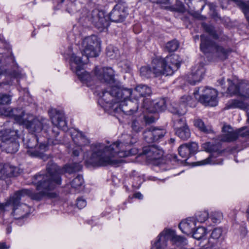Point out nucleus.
Masks as SVG:
<instances>
[{"instance_id":"1","label":"nucleus","mask_w":249,"mask_h":249,"mask_svg":"<svg viewBox=\"0 0 249 249\" xmlns=\"http://www.w3.org/2000/svg\"><path fill=\"white\" fill-rule=\"evenodd\" d=\"M33 183L36 185L37 190H42L38 193H33L31 190L23 189L15 192L11 198L9 203H11L15 207L19 204V200L26 196L32 199L39 201L44 197L55 198L57 194L51 192L57 185L61 184V180L58 177L53 176L50 174H37L34 177Z\"/></svg>"},{"instance_id":"2","label":"nucleus","mask_w":249,"mask_h":249,"mask_svg":"<svg viewBox=\"0 0 249 249\" xmlns=\"http://www.w3.org/2000/svg\"><path fill=\"white\" fill-rule=\"evenodd\" d=\"M133 144L129 142H114L109 146L102 143H96L90 146L92 151L91 160L93 164L97 166L113 165L117 163L114 157L123 158L131 155V151L127 147Z\"/></svg>"},{"instance_id":"3","label":"nucleus","mask_w":249,"mask_h":249,"mask_svg":"<svg viewBox=\"0 0 249 249\" xmlns=\"http://www.w3.org/2000/svg\"><path fill=\"white\" fill-rule=\"evenodd\" d=\"M200 49L205 54L212 56L219 60L227 59L231 52L228 47H226L216 42L205 35L200 36Z\"/></svg>"},{"instance_id":"4","label":"nucleus","mask_w":249,"mask_h":249,"mask_svg":"<svg viewBox=\"0 0 249 249\" xmlns=\"http://www.w3.org/2000/svg\"><path fill=\"white\" fill-rule=\"evenodd\" d=\"M132 94L130 89H126L113 86L107 88L99 93L100 101H103L106 103L111 106L109 107H114L115 103L123 98H127Z\"/></svg>"},{"instance_id":"5","label":"nucleus","mask_w":249,"mask_h":249,"mask_svg":"<svg viewBox=\"0 0 249 249\" xmlns=\"http://www.w3.org/2000/svg\"><path fill=\"white\" fill-rule=\"evenodd\" d=\"M20 114H15V121L19 124L25 125V127L30 132L38 133L42 130L44 133H46L45 129H43L44 124L46 120L44 119H38L34 118L32 115L27 114L24 111L20 110Z\"/></svg>"},{"instance_id":"6","label":"nucleus","mask_w":249,"mask_h":249,"mask_svg":"<svg viewBox=\"0 0 249 249\" xmlns=\"http://www.w3.org/2000/svg\"><path fill=\"white\" fill-rule=\"evenodd\" d=\"M194 95L196 99L205 106L214 107L217 104V92L213 89L207 87L196 88Z\"/></svg>"},{"instance_id":"7","label":"nucleus","mask_w":249,"mask_h":249,"mask_svg":"<svg viewBox=\"0 0 249 249\" xmlns=\"http://www.w3.org/2000/svg\"><path fill=\"white\" fill-rule=\"evenodd\" d=\"M82 54L87 60L89 57H95L99 55L100 51V42L95 35L87 36L82 41Z\"/></svg>"},{"instance_id":"8","label":"nucleus","mask_w":249,"mask_h":249,"mask_svg":"<svg viewBox=\"0 0 249 249\" xmlns=\"http://www.w3.org/2000/svg\"><path fill=\"white\" fill-rule=\"evenodd\" d=\"M17 130L5 129L0 131V140L5 143V148L7 153H15L18 149L19 142Z\"/></svg>"},{"instance_id":"9","label":"nucleus","mask_w":249,"mask_h":249,"mask_svg":"<svg viewBox=\"0 0 249 249\" xmlns=\"http://www.w3.org/2000/svg\"><path fill=\"white\" fill-rule=\"evenodd\" d=\"M82 169L81 165L79 163H73L66 165L63 168L58 166L52 161L48 162L46 170L48 174H50L53 177H58L61 181V175L65 173L71 174L80 171Z\"/></svg>"},{"instance_id":"10","label":"nucleus","mask_w":249,"mask_h":249,"mask_svg":"<svg viewBox=\"0 0 249 249\" xmlns=\"http://www.w3.org/2000/svg\"><path fill=\"white\" fill-rule=\"evenodd\" d=\"M128 98L129 97L126 98L124 97L121 100H118V102L120 103L119 106L116 105V107H114V110L117 112L121 111L125 114L129 115L136 112L138 109V100L136 98H134V100H132Z\"/></svg>"},{"instance_id":"11","label":"nucleus","mask_w":249,"mask_h":249,"mask_svg":"<svg viewBox=\"0 0 249 249\" xmlns=\"http://www.w3.org/2000/svg\"><path fill=\"white\" fill-rule=\"evenodd\" d=\"M166 133L165 129L151 126L143 131V139L147 143H152L162 139Z\"/></svg>"},{"instance_id":"12","label":"nucleus","mask_w":249,"mask_h":249,"mask_svg":"<svg viewBox=\"0 0 249 249\" xmlns=\"http://www.w3.org/2000/svg\"><path fill=\"white\" fill-rule=\"evenodd\" d=\"M125 2H119L109 14L110 20L115 22H122L128 15L127 7Z\"/></svg>"},{"instance_id":"13","label":"nucleus","mask_w":249,"mask_h":249,"mask_svg":"<svg viewBox=\"0 0 249 249\" xmlns=\"http://www.w3.org/2000/svg\"><path fill=\"white\" fill-rule=\"evenodd\" d=\"M39 140L36 135L31 134L28 136L26 140L23 139L24 145L29 150L27 151V154L32 157L43 158L42 152L37 150L36 146L39 142Z\"/></svg>"},{"instance_id":"14","label":"nucleus","mask_w":249,"mask_h":249,"mask_svg":"<svg viewBox=\"0 0 249 249\" xmlns=\"http://www.w3.org/2000/svg\"><path fill=\"white\" fill-rule=\"evenodd\" d=\"M161 241L164 247H167V241L170 239L173 244L177 246H184L187 244V240L184 237L175 234V232L171 230H167L162 231Z\"/></svg>"},{"instance_id":"15","label":"nucleus","mask_w":249,"mask_h":249,"mask_svg":"<svg viewBox=\"0 0 249 249\" xmlns=\"http://www.w3.org/2000/svg\"><path fill=\"white\" fill-rule=\"evenodd\" d=\"M12 196L10 197L9 199L4 203L2 204L1 208H5L7 206H11L13 209V215L16 219L23 218L25 217L30 212V208L25 203H21L19 200V204L14 207L12 204L9 203Z\"/></svg>"},{"instance_id":"16","label":"nucleus","mask_w":249,"mask_h":249,"mask_svg":"<svg viewBox=\"0 0 249 249\" xmlns=\"http://www.w3.org/2000/svg\"><path fill=\"white\" fill-rule=\"evenodd\" d=\"M170 111L174 116L173 117L174 126L175 130H178L188 126L185 117L183 115L186 112V109L178 108L177 107H172Z\"/></svg>"},{"instance_id":"17","label":"nucleus","mask_w":249,"mask_h":249,"mask_svg":"<svg viewBox=\"0 0 249 249\" xmlns=\"http://www.w3.org/2000/svg\"><path fill=\"white\" fill-rule=\"evenodd\" d=\"M48 112L53 125L64 130L67 129L65 117L62 111L52 108Z\"/></svg>"},{"instance_id":"18","label":"nucleus","mask_w":249,"mask_h":249,"mask_svg":"<svg viewBox=\"0 0 249 249\" xmlns=\"http://www.w3.org/2000/svg\"><path fill=\"white\" fill-rule=\"evenodd\" d=\"M94 74L102 82L113 83L114 82V71L111 68H103L99 69L96 67Z\"/></svg>"},{"instance_id":"19","label":"nucleus","mask_w":249,"mask_h":249,"mask_svg":"<svg viewBox=\"0 0 249 249\" xmlns=\"http://www.w3.org/2000/svg\"><path fill=\"white\" fill-rule=\"evenodd\" d=\"M89 20L98 29L103 28L107 24L104 12L98 9L93 10L89 15Z\"/></svg>"},{"instance_id":"20","label":"nucleus","mask_w":249,"mask_h":249,"mask_svg":"<svg viewBox=\"0 0 249 249\" xmlns=\"http://www.w3.org/2000/svg\"><path fill=\"white\" fill-rule=\"evenodd\" d=\"M198 150V145L196 142H192L181 145L178 149L179 156L185 161L188 157L195 154Z\"/></svg>"},{"instance_id":"21","label":"nucleus","mask_w":249,"mask_h":249,"mask_svg":"<svg viewBox=\"0 0 249 249\" xmlns=\"http://www.w3.org/2000/svg\"><path fill=\"white\" fill-rule=\"evenodd\" d=\"M151 66L155 73V77H158L161 75H169L166 70L168 67L166 66L165 61L163 58H156L151 63Z\"/></svg>"},{"instance_id":"22","label":"nucleus","mask_w":249,"mask_h":249,"mask_svg":"<svg viewBox=\"0 0 249 249\" xmlns=\"http://www.w3.org/2000/svg\"><path fill=\"white\" fill-rule=\"evenodd\" d=\"M165 61L166 66L168 69L166 70L168 74L172 75L174 72L177 71L180 65V57L178 55L173 54L166 56L163 58Z\"/></svg>"},{"instance_id":"23","label":"nucleus","mask_w":249,"mask_h":249,"mask_svg":"<svg viewBox=\"0 0 249 249\" xmlns=\"http://www.w3.org/2000/svg\"><path fill=\"white\" fill-rule=\"evenodd\" d=\"M142 153L145 155L149 160H158L163 155L162 150L154 144L143 147Z\"/></svg>"},{"instance_id":"24","label":"nucleus","mask_w":249,"mask_h":249,"mask_svg":"<svg viewBox=\"0 0 249 249\" xmlns=\"http://www.w3.org/2000/svg\"><path fill=\"white\" fill-rule=\"evenodd\" d=\"M18 169L9 164H0V179H5L7 178L17 176Z\"/></svg>"},{"instance_id":"25","label":"nucleus","mask_w":249,"mask_h":249,"mask_svg":"<svg viewBox=\"0 0 249 249\" xmlns=\"http://www.w3.org/2000/svg\"><path fill=\"white\" fill-rule=\"evenodd\" d=\"M224 134L219 137V140L223 142H231L235 141L238 137L239 133L233 131L230 125H224L222 128Z\"/></svg>"},{"instance_id":"26","label":"nucleus","mask_w":249,"mask_h":249,"mask_svg":"<svg viewBox=\"0 0 249 249\" xmlns=\"http://www.w3.org/2000/svg\"><path fill=\"white\" fill-rule=\"evenodd\" d=\"M196 220L194 217H189L181 221L178 227L184 233L188 235L191 234L196 227Z\"/></svg>"},{"instance_id":"27","label":"nucleus","mask_w":249,"mask_h":249,"mask_svg":"<svg viewBox=\"0 0 249 249\" xmlns=\"http://www.w3.org/2000/svg\"><path fill=\"white\" fill-rule=\"evenodd\" d=\"M211 238L209 241V243L211 244V247L212 249H219L220 248V244L217 242L214 244L212 240L222 241L224 239L223 231L220 228H215L211 233Z\"/></svg>"},{"instance_id":"28","label":"nucleus","mask_w":249,"mask_h":249,"mask_svg":"<svg viewBox=\"0 0 249 249\" xmlns=\"http://www.w3.org/2000/svg\"><path fill=\"white\" fill-rule=\"evenodd\" d=\"M132 91V94L130 96L133 98H136V93H138L140 97L149 96L152 94L151 88L147 85L140 84L137 85L134 90Z\"/></svg>"},{"instance_id":"29","label":"nucleus","mask_w":249,"mask_h":249,"mask_svg":"<svg viewBox=\"0 0 249 249\" xmlns=\"http://www.w3.org/2000/svg\"><path fill=\"white\" fill-rule=\"evenodd\" d=\"M208 151L211 153V156L208 158L207 159L202 160L201 161L197 162L198 164L197 165H204L208 163H213V164H220L222 162V160L218 162H216L214 160H212L211 159L214 157H216L217 155L220 154L221 152L220 150H219L218 146L216 145H211L210 147L208 149Z\"/></svg>"},{"instance_id":"30","label":"nucleus","mask_w":249,"mask_h":249,"mask_svg":"<svg viewBox=\"0 0 249 249\" xmlns=\"http://www.w3.org/2000/svg\"><path fill=\"white\" fill-rule=\"evenodd\" d=\"M129 125L131 129V132L134 133L141 132L145 126V122L140 117H133L129 123Z\"/></svg>"},{"instance_id":"31","label":"nucleus","mask_w":249,"mask_h":249,"mask_svg":"<svg viewBox=\"0 0 249 249\" xmlns=\"http://www.w3.org/2000/svg\"><path fill=\"white\" fill-rule=\"evenodd\" d=\"M76 133L75 135H74V133L71 135L72 139L76 145L81 147L89 144V140L81 132H76Z\"/></svg>"},{"instance_id":"32","label":"nucleus","mask_w":249,"mask_h":249,"mask_svg":"<svg viewBox=\"0 0 249 249\" xmlns=\"http://www.w3.org/2000/svg\"><path fill=\"white\" fill-rule=\"evenodd\" d=\"M151 106L153 107L152 112L161 111L166 108V101L163 98L157 99L153 102Z\"/></svg>"},{"instance_id":"33","label":"nucleus","mask_w":249,"mask_h":249,"mask_svg":"<svg viewBox=\"0 0 249 249\" xmlns=\"http://www.w3.org/2000/svg\"><path fill=\"white\" fill-rule=\"evenodd\" d=\"M140 75L144 78H150L155 77V73L152 66H149L142 67L140 70Z\"/></svg>"},{"instance_id":"34","label":"nucleus","mask_w":249,"mask_h":249,"mask_svg":"<svg viewBox=\"0 0 249 249\" xmlns=\"http://www.w3.org/2000/svg\"><path fill=\"white\" fill-rule=\"evenodd\" d=\"M246 106L243 102L237 99H232L228 102L225 108L227 109L235 108L243 109Z\"/></svg>"},{"instance_id":"35","label":"nucleus","mask_w":249,"mask_h":249,"mask_svg":"<svg viewBox=\"0 0 249 249\" xmlns=\"http://www.w3.org/2000/svg\"><path fill=\"white\" fill-rule=\"evenodd\" d=\"M76 73L78 78L82 82L87 84L92 81L95 76V75L94 76H91L89 72L86 71L81 72L80 70L79 71V70H77Z\"/></svg>"},{"instance_id":"36","label":"nucleus","mask_w":249,"mask_h":249,"mask_svg":"<svg viewBox=\"0 0 249 249\" xmlns=\"http://www.w3.org/2000/svg\"><path fill=\"white\" fill-rule=\"evenodd\" d=\"M20 110H22L20 109H11L9 108L1 107H0V115L4 116H12L15 120V114H20Z\"/></svg>"},{"instance_id":"37","label":"nucleus","mask_w":249,"mask_h":249,"mask_svg":"<svg viewBox=\"0 0 249 249\" xmlns=\"http://www.w3.org/2000/svg\"><path fill=\"white\" fill-rule=\"evenodd\" d=\"M176 135L181 139L186 140L190 137L191 132L188 126L176 130Z\"/></svg>"},{"instance_id":"38","label":"nucleus","mask_w":249,"mask_h":249,"mask_svg":"<svg viewBox=\"0 0 249 249\" xmlns=\"http://www.w3.org/2000/svg\"><path fill=\"white\" fill-rule=\"evenodd\" d=\"M202 26L205 32L208 33L214 39H217L219 38V35L217 33L213 26L205 23L202 24Z\"/></svg>"},{"instance_id":"39","label":"nucleus","mask_w":249,"mask_h":249,"mask_svg":"<svg viewBox=\"0 0 249 249\" xmlns=\"http://www.w3.org/2000/svg\"><path fill=\"white\" fill-rule=\"evenodd\" d=\"M83 183L84 179L82 176L78 175L71 182V185L72 188L79 192V189L81 187Z\"/></svg>"},{"instance_id":"40","label":"nucleus","mask_w":249,"mask_h":249,"mask_svg":"<svg viewBox=\"0 0 249 249\" xmlns=\"http://www.w3.org/2000/svg\"><path fill=\"white\" fill-rule=\"evenodd\" d=\"M228 82H229V85L228 90L231 95H237L241 96V94L239 91V86L238 85L234 84L232 81L230 79L228 80Z\"/></svg>"},{"instance_id":"41","label":"nucleus","mask_w":249,"mask_h":249,"mask_svg":"<svg viewBox=\"0 0 249 249\" xmlns=\"http://www.w3.org/2000/svg\"><path fill=\"white\" fill-rule=\"evenodd\" d=\"M193 237L197 239L200 240L206 235V230L202 227H198L195 231H193Z\"/></svg>"},{"instance_id":"42","label":"nucleus","mask_w":249,"mask_h":249,"mask_svg":"<svg viewBox=\"0 0 249 249\" xmlns=\"http://www.w3.org/2000/svg\"><path fill=\"white\" fill-rule=\"evenodd\" d=\"M193 100L192 97L189 95L183 96L180 99V103L181 104L180 106L179 109H186L185 107L186 105H188L190 107L193 106Z\"/></svg>"},{"instance_id":"43","label":"nucleus","mask_w":249,"mask_h":249,"mask_svg":"<svg viewBox=\"0 0 249 249\" xmlns=\"http://www.w3.org/2000/svg\"><path fill=\"white\" fill-rule=\"evenodd\" d=\"M71 60L76 65L75 67V71L77 72V70H81V67L86 63L85 60L83 61L81 57L77 56L74 54H73L71 58Z\"/></svg>"},{"instance_id":"44","label":"nucleus","mask_w":249,"mask_h":249,"mask_svg":"<svg viewBox=\"0 0 249 249\" xmlns=\"http://www.w3.org/2000/svg\"><path fill=\"white\" fill-rule=\"evenodd\" d=\"M179 46V42L176 39H173L167 43L166 49L169 52H175L178 49Z\"/></svg>"},{"instance_id":"45","label":"nucleus","mask_w":249,"mask_h":249,"mask_svg":"<svg viewBox=\"0 0 249 249\" xmlns=\"http://www.w3.org/2000/svg\"><path fill=\"white\" fill-rule=\"evenodd\" d=\"M204 72V70L202 67H201L200 69L197 70L196 73L193 75V81H190V83L192 85H195L196 82L200 81L203 78V73Z\"/></svg>"},{"instance_id":"46","label":"nucleus","mask_w":249,"mask_h":249,"mask_svg":"<svg viewBox=\"0 0 249 249\" xmlns=\"http://www.w3.org/2000/svg\"><path fill=\"white\" fill-rule=\"evenodd\" d=\"M106 53L107 56L111 59L117 58L119 56V50L114 47H108Z\"/></svg>"},{"instance_id":"47","label":"nucleus","mask_w":249,"mask_h":249,"mask_svg":"<svg viewBox=\"0 0 249 249\" xmlns=\"http://www.w3.org/2000/svg\"><path fill=\"white\" fill-rule=\"evenodd\" d=\"M118 67L121 69V71L124 72H129L131 70L130 62L127 60H123L118 64Z\"/></svg>"},{"instance_id":"48","label":"nucleus","mask_w":249,"mask_h":249,"mask_svg":"<svg viewBox=\"0 0 249 249\" xmlns=\"http://www.w3.org/2000/svg\"><path fill=\"white\" fill-rule=\"evenodd\" d=\"M239 7L242 10L247 20L249 22V1L240 3Z\"/></svg>"},{"instance_id":"49","label":"nucleus","mask_w":249,"mask_h":249,"mask_svg":"<svg viewBox=\"0 0 249 249\" xmlns=\"http://www.w3.org/2000/svg\"><path fill=\"white\" fill-rule=\"evenodd\" d=\"M11 96L6 93H0V105H8L11 103Z\"/></svg>"},{"instance_id":"50","label":"nucleus","mask_w":249,"mask_h":249,"mask_svg":"<svg viewBox=\"0 0 249 249\" xmlns=\"http://www.w3.org/2000/svg\"><path fill=\"white\" fill-rule=\"evenodd\" d=\"M194 125L198 128L201 131L208 132L209 129L205 125L204 122L200 119H196L194 121Z\"/></svg>"},{"instance_id":"51","label":"nucleus","mask_w":249,"mask_h":249,"mask_svg":"<svg viewBox=\"0 0 249 249\" xmlns=\"http://www.w3.org/2000/svg\"><path fill=\"white\" fill-rule=\"evenodd\" d=\"M51 132L52 133V136L48 138V140L49 142H52L53 144H56L59 143V141L57 140H53L52 137H56L58 135L59 132L57 130H56L55 128L52 129L51 130Z\"/></svg>"},{"instance_id":"52","label":"nucleus","mask_w":249,"mask_h":249,"mask_svg":"<svg viewBox=\"0 0 249 249\" xmlns=\"http://www.w3.org/2000/svg\"><path fill=\"white\" fill-rule=\"evenodd\" d=\"M209 214L207 212H200L197 215H196V220L202 223L205 222L208 218Z\"/></svg>"},{"instance_id":"53","label":"nucleus","mask_w":249,"mask_h":249,"mask_svg":"<svg viewBox=\"0 0 249 249\" xmlns=\"http://www.w3.org/2000/svg\"><path fill=\"white\" fill-rule=\"evenodd\" d=\"M145 122V125L146 124H150L155 121V118L153 115L144 116L143 119Z\"/></svg>"},{"instance_id":"54","label":"nucleus","mask_w":249,"mask_h":249,"mask_svg":"<svg viewBox=\"0 0 249 249\" xmlns=\"http://www.w3.org/2000/svg\"><path fill=\"white\" fill-rule=\"evenodd\" d=\"M86 205V201L85 199L81 198L77 199L76 206L80 209L85 207Z\"/></svg>"},{"instance_id":"55","label":"nucleus","mask_w":249,"mask_h":249,"mask_svg":"<svg viewBox=\"0 0 249 249\" xmlns=\"http://www.w3.org/2000/svg\"><path fill=\"white\" fill-rule=\"evenodd\" d=\"M208 5L211 11L213 12V17L217 16V13L215 11V5L213 3H209Z\"/></svg>"},{"instance_id":"56","label":"nucleus","mask_w":249,"mask_h":249,"mask_svg":"<svg viewBox=\"0 0 249 249\" xmlns=\"http://www.w3.org/2000/svg\"><path fill=\"white\" fill-rule=\"evenodd\" d=\"M11 75L14 77L16 78H20L21 77L22 74L20 71L18 70H14L11 72Z\"/></svg>"},{"instance_id":"57","label":"nucleus","mask_w":249,"mask_h":249,"mask_svg":"<svg viewBox=\"0 0 249 249\" xmlns=\"http://www.w3.org/2000/svg\"><path fill=\"white\" fill-rule=\"evenodd\" d=\"M48 148V144L45 143H41L39 144V146L38 147V149H39V150H38L39 152H42V154H43V152L46 151ZM44 156V154H43V156Z\"/></svg>"},{"instance_id":"58","label":"nucleus","mask_w":249,"mask_h":249,"mask_svg":"<svg viewBox=\"0 0 249 249\" xmlns=\"http://www.w3.org/2000/svg\"><path fill=\"white\" fill-rule=\"evenodd\" d=\"M221 217V214L218 213H217L216 215H215V214H213L211 218L214 223H216L220 221Z\"/></svg>"},{"instance_id":"59","label":"nucleus","mask_w":249,"mask_h":249,"mask_svg":"<svg viewBox=\"0 0 249 249\" xmlns=\"http://www.w3.org/2000/svg\"><path fill=\"white\" fill-rule=\"evenodd\" d=\"M9 246L6 244L5 242H0V249H9Z\"/></svg>"},{"instance_id":"60","label":"nucleus","mask_w":249,"mask_h":249,"mask_svg":"<svg viewBox=\"0 0 249 249\" xmlns=\"http://www.w3.org/2000/svg\"><path fill=\"white\" fill-rule=\"evenodd\" d=\"M137 173L134 171L131 173V176L134 178V180H138V179H141L139 176H137Z\"/></svg>"},{"instance_id":"61","label":"nucleus","mask_w":249,"mask_h":249,"mask_svg":"<svg viewBox=\"0 0 249 249\" xmlns=\"http://www.w3.org/2000/svg\"><path fill=\"white\" fill-rule=\"evenodd\" d=\"M134 197L136 198H138V199H141L142 198V195L141 194V193L140 192H137V193H136L134 194Z\"/></svg>"},{"instance_id":"62","label":"nucleus","mask_w":249,"mask_h":249,"mask_svg":"<svg viewBox=\"0 0 249 249\" xmlns=\"http://www.w3.org/2000/svg\"><path fill=\"white\" fill-rule=\"evenodd\" d=\"M241 96H243L245 98H249V88L247 89L246 94L245 95L241 94Z\"/></svg>"},{"instance_id":"63","label":"nucleus","mask_w":249,"mask_h":249,"mask_svg":"<svg viewBox=\"0 0 249 249\" xmlns=\"http://www.w3.org/2000/svg\"><path fill=\"white\" fill-rule=\"evenodd\" d=\"M72 154L75 156H78L79 154V151L77 149H74L72 151Z\"/></svg>"},{"instance_id":"64","label":"nucleus","mask_w":249,"mask_h":249,"mask_svg":"<svg viewBox=\"0 0 249 249\" xmlns=\"http://www.w3.org/2000/svg\"><path fill=\"white\" fill-rule=\"evenodd\" d=\"M157 1L160 3L166 4L169 2V0H157Z\"/></svg>"}]
</instances>
